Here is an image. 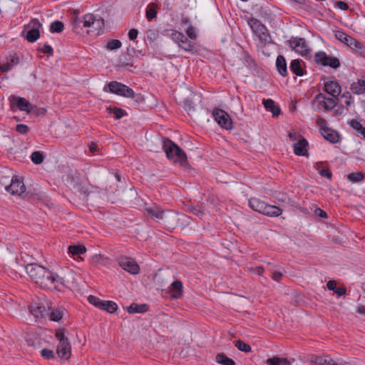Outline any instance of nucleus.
<instances>
[{"instance_id": "nucleus-32", "label": "nucleus", "mask_w": 365, "mask_h": 365, "mask_svg": "<svg viewBox=\"0 0 365 365\" xmlns=\"http://www.w3.org/2000/svg\"><path fill=\"white\" fill-rule=\"evenodd\" d=\"M127 311L129 313H143L147 311V305H138L137 304L133 303L127 308Z\"/></svg>"}, {"instance_id": "nucleus-29", "label": "nucleus", "mask_w": 365, "mask_h": 365, "mask_svg": "<svg viewBox=\"0 0 365 365\" xmlns=\"http://www.w3.org/2000/svg\"><path fill=\"white\" fill-rule=\"evenodd\" d=\"M158 5L155 3H150L148 5L145 16L148 20L150 21L157 16Z\"/></svg>"}, {"instance_id": "nucleus-55", "label": "nucleus", "mask_w": 365, "mask_h": 365, "mask_svg": "<svg viewBox=\"0 0 365 365\" xmlns=\"http://www.w3.org/2000/svg\"><path fill=\"white\" fill-rule=\"evenodd\" d=\"M13 68V65H11L10 63H6L0 66V70L2 72H7L10 71Z\"/></svg>"}, {"instance_id": "nucleus-11", "label": "nucleus", "mask_w": 365, "mask_h": 365, "mask_svg": "<svg viewBox=\"0 0 365 365\" xmlns=\"http://www.w3.org/2000/svg\"><path fill=\"white\" fill-rule=\"evenodd\" d=\"M212 116L221 128L226 130H231L232 128V118L225 110L220 108H215L212 111Z\"/></svg>"}, {"instance_id": "nucleus-4", "label": "nucleus", "mask_w": 365, "mask_h": 365, "mask_svg": "<svg viewBox=\"0 0 365 365\" xmlns=\"http://www.w3.org/2000/svg\"><path fill=\"white\" fill-rule=\"evenodd\" d=\"M249 206L254 211L272 217H279L282 213V209L280 207L268 205L257 197H251L249 200Z\"/></svg>"}, {"instance_id": "nucleus-15", "label": "nucleus", "mask_w": 365, "mask_h": 365, "mask_svg": "<svg viewBox=\"0 0 365 365\" xmlns=\"http://www.w3.org/2000/svg\"><path fill=\"white\" fill-rule=\"evenodd\" d=\"M118 262L120 267L126 272L132 274H137L139 273L140 267L133 259L123 256L120 257Z\"/></svg>"}, {"instance_id": "nucleus-53", "label": "nucleus", "mask_w": 365, "mask_h": 365, "mask_svg": "<svg viewBox=\"0 0 365 365\" xmlns=\"http://www.w3.org/2000/svg\"><path fill=\"white\" fill-rule=\"evenodd\" d=\"M250 272L256 274L257 275H262L264 272V268L262 267H250L249 268Z\"/></svg>"}, {"instance_id": "nucleus-49", "label": "nucleus", "mask_w": 365, "mask_h": 365, "mask_svg": "<svg viewBox=\"0 0 365 365\" xmlns=\"http://www.w3.org/2000/svg\"><path fill=\"white\" fill-rule=\"evenodd\" d=\"M334 6L341 10H347L349 8L348 4L346 2L341 1H336L334 3Z\"/></svg>"}, {"instance_id": "nucleus-45", "label": "nucleus", "mask_w": 365, "mask_h": 365, "mask_svg": "<svg viewBox=\"0 0 365 365\" xmlns=\"http://www.w3.org/2000/svg\"><path fill=\"white\" fill-rule=\"evenodd\" d=\"M16 129L21 134H26L29 131V128L24 124H18Z\"/></svg>"}, {"instance_id": "nucleus-18", "label": "nucleus", "mask_w": 365, "mask_h": 365, "mask_svg": "<svg viewBox=\"0 0 365 365\" xmlns=\"http://www.w3.org/2000/svg\"><path fill=\"white\" fill-rule=\"evenodd\" d=\"M307 140L304 138L301 137L298 142L294 145V154L297 155L307 156Z\"/></svg>"}, {"instance_id": "nucleus-46", "label": "nucleus", "mask_w": 365, "mask_h": 365, "mask_svg": "<svg viewBox=\"0 0 365 365\" xmlns=\"http://www.w3.org/2000/svg\"><path fill=\"white\" fill-rule=\"evenodd\" d=\"M350 125L355 130L358 131H361L364 128L362 127L361 123L357 120L353 119L350 122Z\"/></svg>"}, {"instance_id": "nucleus-37", "label": "nucleus", "mask_w": 365, "mask_h": 365, "mask_svg": "<svg viewBox=\"0 0 365 365\" xmlns=\"http://www.w3.org/2000/svg\"><path fill=\"white\" fill-rule=\"evenodd\" d=\"M63 24L59 21H56L51 23L50 30L51 32L60 33L63 30Z\"/></svg>"}, {"instance_id": "nucleus-60", "label": "nucleus", "mask_w": 365, "mask_h": 365, "mask_svg": "<svg viewBox=\"0 0 365 365\" xmlns=\"http://www.w3.org/2000/svg\"><path fill=\"white\" fill-rule=\"evenodd\" d=\"M191 211L198 217H201L203 215V212L200 208L193 207Z\"/></svg>"}, {"instance_id": "nucleus-59", "label": "nucleus", "mask_w": 365, "mask_h": 365, "mask_svg": "<svg viewBox=\"0 0 365 365\" xmlns=\"http://www.w3.org/2000/svg\"><path fill=\"white\" fill-rule=\"evenodd\" d=\"M346 290L344 287H338L335 290V293L339 297L344 295L346 294Z\"/></svg>"}, {"instance_id": "nucleus-50", "label": "nucleus", "mask_w": 365, "mask_h": 365, "mask_svg": "<svg viewBox=\"0 0 365 365\" xmlns=\"http://www.w3.org/2000/svg\"><path fill=\"white\" fill-rule=\"evenodd\" d=\"M41 51L44 53H46V54H48L50 56H51L53 53V50L52 48V47L48 45V44H45L41 48Z\"/></svg>"}, {"instance_id": "nucleus-22", "label": "nucleus", "mask_w": 365, "mask_h": 365, "mask_svg": "<svg viewBox=\"0 0 365 365\" xmlns=\"http://www.w3.org/2000/svg\"><path fill=\"white\" fill-rule=\"evenodd\" d=\"M323 137L328 141L335 143L339 140V136L337 132L328 128H323L321 130Z\"/></svg>"}, {"instance_id": "nucleus-57", "label": "nucleus", "mask_w": 365, "mask_h": 365, "mask_svg": "<svg viewBox=\"0 0 365 365\" xmlns=\"http://www.w3.org/2000/svg\"><path fill=\"white\" fill-rule=\"evenodd\" d=\"M282 277V274L280 272H274L272 278L276 282H279Z\"/></svg>"}, {"instance_id": "nucleus-39", "label": "nucleus", "mask_w": 365, "mask_h": 365, "mask_svg": "<svg viewBox=\"0 0 365 365\" xmlns=\"http://www.w3.org/2000/svg\"><path fill=\"white\" fill-rule=\"evenodd\" d=\"M49 319L51 321L58 322L63 317V312L61 310L56 309L51 313L48 312Z\"/></svg>"}, {"instance_id": "nucleus-17", "label": "nucleus", "mask_w": 365, "mask_h": 365, "mask_svg": "<svg viewBox=\"0 0 365 365\" xmlns=\"http://www.w3.org/2000/svg\"><path fill=\"white\" fill-rule=\"evenodd\" d=\"M56 353L63 359H68L71 355V347L68 341L58 343Z\"/></svg>"}, {"instance_id": "nucleus-47", "label": "nucleus", "mask_w": 365, "mask_h": 365, "mask_svg": "<svg viewBox=\"0 0 365 365\" xmlns=\"http://www.w3.org/2000/svg\"><path fill=\"white\" fill-rule=\"evenodd\" d=\"M56 337L59 341V343L68 341V339L66 338L64 333L62 331H57L56 332Z\"/></svg>"}, {"instance_id": "nucleus-10", "label": "nucleus", "mask_w": 365, "mask_h": 365, "mask_svg": "<svg viewBox=\"0 0 365 365\" xmlns=\"http://www.w3.org/2000/svg\"><path fill=\"white\" fill-rule=\"evenodd\" d=\"M334 36L337 40L345 43L351 48L360 50L361 53H365V47L361 44V43L356 38L347 35L343 31H335Z\"/></svg>"}, {"instance_id": "nucleus-52", "label": "nucleus", "mask_w": 365, "mask_h": 365, "mask_svg": "<svg viewBox=\"0 0 365 365\" xmlns=\"http://www.w3.org/2000/svg\"><path fill=\"white\" fill-rule=\"evenodd\" d=\"M342 98H346L345 101H344V103L347 106H349L352 104L353 103V101H352V97L351 96V95L347 93H344L341 96Z\"/></svg>"}, {"instance_id": "nucleus-41", "label": "nucleus", "mask_w": 365, "mask_h": 365, "mask_svg": "<svg viewBox=\"0 0 365 365\" xmlns=\"http://www.w3.org/2000/svg\"><path fill=\"white\" fill-rule=\"evenodd\" d=\"M363 178L364 175L361 173H352L348 175V179L353 182H358Z\"/></svg>"}, {"instance_id": "nucleus-34", "label": "nucleus", "mask_w": 365, "mask_h": 365, "mask_svg": "<svg viewBox=\"0 0 365 365\" xmlns=\"http://www.w3.org/2000/svg\"><path fill=\"white\" fill-rule=\"evenodd\" d=\"M73 189L76 192L83 194L85 197H87L89 193V185L86 183L77 184L73 187Z\"/></svg>"}, {"instance_id": "nucleus-58", "label": "nucleus", "mask_w": 365, "mask_h": 365, "mask_svg": "<svg viewBox=\"0 0 365 365\" xmlns=\"http://www.w3.org/2000/svg\"><path fill=\"white\" fill-rule=\"evenodd\" d=\"M336 283L334 280H329L327 283V287L328 289H329V290H336Z\"/></svg>"}, {"instance_id": "nucleus-56", "label": "nucleus", "mask_w": 365, "mask_h": 365, "mask_svg": "<svg viewBox=\"0 0 365 365\" xmlns=\"http://www.w3.org/2000/svg\"><path fill=\"white\" fill-rule=\"evenodd\" d=\"M314 212H315L316 215H317L318 216H319V217H321L322 218H327V212H324L321 208H316Z\"/></svg>"}, {"instance_id": "nucleus-36", "label": "nucleus", "mask_w": 365, "mask_h": 365, "mask_svg": "<svg viewBox=\"0 0 365 365\" xmlns=\"http://www.w3.org/2000/svg\"><path fill=\"white\" fill-rule=\"evenodd\" d=\"M121 46H122V43L119 40L113 39L111 41H109L107 43L106 48L108 51H113V50H116L118 48H120L121 47Z\"/></svg>"}, {"instance_id": "nucleus-43", "label": "nucleus", "mask_w": 365, "mask_h": 365, "mask_svg": "<svg viewBox=\"0 0 365 365\" xmlns=\"http://www.w3.org/2000/svg\"><path fill=\"white\" fill-rule=\"evenodd\" d=\"M110 111L114 114L115 119H120L125 115V111L118 108H110Z\"/></svg>"}, {"instance_id": "nucleus-40", "label": "nucleus", "mask_w": 365, "mask_h": 365, "mask_svg": "<svg viewBox=\"0 0 365 365\" xmlns=\"http://www.w3.org/2000/svg\"><path fill=\"white\" fill-rule=\"evenodd\" d=\"M179 47L185 51H191L193 50V45L185 36V39H183L182 42L179 44Z\"/></svg>"}, {"instance_id": "nucleus-3", "label": "nucleus", "mask_w": 365, "mask_h": 365, "mask_svg": "<svg viewBox=\"0 0 365 365\" xmlns=\"http://www.w3.org/2000/svg\"><path fill=\"white\" fill-rule=\"evenodd\" d=\"M163 149L168 158L175 163H178L182 167L188 165L185 153L170 139H163Z\"/></svg>"}, {"instance_id": "nucleus-14", "label": "nucleus", "mask_w": 365, "mask_h": 365, "mask_svg": "<svg viewBox=\"0 0 365 365\" xmlns=\"http://www.w3.org/2000/svg\"><path fill=\"white\" fill-rule=\"evenodd\" d=\"M28 29L26 39L31 43L35 42L40 37V29L42 27L41 24L36 19H31L26 25Z\"/></svg>"}, {"instance_id": "nucleus-2", "label": "nucleus", "mask_w": 365, "mask_h": 365, "mask_svg": "<svg viewBox=\"0 0 365 365\" xmlns=\"http://www.w3.org/2000/svg\"><path fill=\"white\" fill-rule=\"evenodd\" d=\"M145 214L156 221L161 222L167 229L173 230L180 225V221L187 222V217L184 215L179 216L172 210H164L157 204H152L145 207Z\"/></svg>"}, {"instance_id": "nucleus-6", "label": "nucleus", "mask_w": 365, "mask_h": 365, "mask_svg": "<svg viewBox=\"0 0 365 365\" xmlns=\"http://www.w3.org/2000/svg\"><path fill=\"white\" fill-rule=\"evenodd\" d=\"M0 185L12 195L20 196L26 191L23 181L17 177H13L11 180L8 177H1Z\"/></svg>"}, {"instance_id": "nucleus-51", "label": "nucleus", "mask_w": 365, "mask_h": 365, "mask_svg": "<svg viewBox=\"0 0 365 365\" xmlns=\"http://www.w3.org/2000/svg\"><path fill=\"white\" fill-rule=\"evenodd\" d=\"M319 173L322 176L325 177L328 179H330L331 178V173L329 168L322 169L319 171Z\"/></svg>"}, {"instance_id": "nucleus-5", "label": "nucleus", "mask_w": 365, "mask_h": 365, "mask_svg": "<svg viewBox=\"0 0 365 365\" xmlns=\"http://www.w3.org/2000/svg\"><path fill=\"white\" fill-rule=\"evenodd\" d=\"M82 22L83 26L87 29V34L94 37L99 36L104 29V20L91 14H86Z\"/></svg>"}, {"instance_id": "nucleus-8", "label": "nucleus", "mask_w": 365, "mask_h": 365, "mask_svg": "<svg viewBox=\"0 0 365 365\" xmlns=\"http://www.w3.org/2000/svg\"><path fill=\"white\" fill-rule=\"evenodd\" d=\"M249 25L252 31L259 38L262 43L267 44L271 42L272 38L267 28L259 20L252 19L249 21Z\"/></svg>"}, {"instance_id": "nucleus-28", "label": "nucleus", "mask_w": 365, "mask_h": 365, "mask_svg": "<svg viewBox=\"0 0 365 365\" xmlns=\"http://www.w3.org/2000/svg\"><path fill=\"white\" fill-rule=\"evenodd\" d=\"M167 35L170 36L176 43L180 44L183 39H185V36L175 30H170L168 31Z\"/></svg>"}, {"instance_id": "nucleus-35", "label": "nucleus", "mask_w": 365, "mask_h": 365, "mask_svg": "<svg viewBox=\"0 0 365 365\" xmlns=\"http://www.w3.org/2000/svg\"><path fill=\"white\" fill-rule=\"evenodd\" d=\"M31 159L34 164L39 165L43 163L44 155L42 152L34 151L31 155Z\"/></svg>"}, {"instance_id": "nucleus-7", "label": "nucleus", "mask_w": 365, "mask_h": 365, "mask_svg": "<svg viewBox=\"0 0 365 365\" xmlns=\"http://www.w3.org/2000/svg\"><path fill=\"white\" fill-rule=\"evenodd\" d=\"M51 309L50 303L45 297H36L29 307V311L36 318H44L48 316Z\"/></svg>"}, {"instance_id": "nucleus-38", "label": "nucleus", "mask_w": 365, "mask_h": 365, "mask_svg": "<svg viewBox=\"0 0 365 365\" xmlns=\"http://www.w3.org/2000/svg\"><path fill=\"white\" fill-rule=\"evenodd\" d=\"M235 346L239 350L245 353H248L251 351V346L241 340L236 341Z\"/></svg>"}, {"instance_id": "nucleus-12", "label": "nucleus", "mask_w": 365, "mask_h": 365, "mask_svg": "<svg viewBox=\"0 0 365 365\" xmlns=\"http://www.w3.org/2000/svg\"><path fill=\"white\" fill-rule=\"evenodd\" d=\"M314 60L317 63L324 66H330L332 68H337L340 66L339 60L336 57H331L324 51H319L314 55Z\"/></svg>"}, {"instance_id": "nucleus-27", "label": "nucleus", "mask_w": 365, "mask_h": 365, "mask_svg": "<svg viewBox=\"0 0 365 365\" xmlns=\"http://www.w3.org/2000/svg\"><path fill=\"white\" fill-rule=\"evenodd\" d=\"M291 71L297 76H302L304 74L303 68L302 66V61L294 59L292 61L290 64Z\"/></svg>"}, {"instance_id": "nucleus-21", "label": "nucleus", "mask_w": 365, "mask_h": 365, "mask_svg": "<svg viewBox=\"0 0 365 365\" xmlns=\"http://www.w3.org/2000/svg\"><path fill=\"white\" fill-rule=\"evenodd\" d=\"M13 103L22 111H26L27 113L31 111V104L24 98L13 97Z\"/></svg>"}, {"instance_id": "nucleus-54", "label": "nucleus", "mask_w": 365, "mask_h": 365, "mask_svg": "<svg viewBox=\"0 0 365 365\" xmlns=\"http://www.w3.org/2000/svg\"><path fill=\"white\" fill-rule=\"evenodd\" d=\"M138 31L135 29H132L128 32V37L130 40H134L137 38Z\"/></svg>"}, {"instance_id": "nucleus-13", "label": "nucleus", "mask_w": 365, "mask_h": 365, "mask_svg": "<svg viewBox=\"0 0 365 365\" xmlns=\"http://www.w3.org/2000/svg\"><path fill=\"white\" fill-rule=\"evenodd\" d=\"M109 91L118 96L126 98H133L134 91L127 86L117 82L111 81L108 85Z\"/></svg>"}, {"instance_id": "nucleus-42", "label": "nucleus", "mask_w": 365, "mask_h": 365, "mask_svg": "<svg viewBox=\"0 0 365 365\" xmlns=\"http://www.w3.org/2000/svg\"><path fill=\"white\" fill-rule=\"evenodd\" d=\"M88 301L95 307L101 309L102 306L103 301H101L99 298L97 297L90 295L88 297Z\"/></svg>"}, {"instance_id": "nucleus-30", "label": "nucleus", "mask_w": 365, "mask_h": 365, "mask_svg": "<svg viewBox=\"0 0 365 365\" xmlns=\"http://www.w3.org/2000/svg\"><path fill=\"white\" fill-rule=\"evenodd\" d=\"M266 363L267 365H290V362L287 359L277 356L267 359Z\"/></svg>"}, {"instance_id": "nucleus-16", "label": "nucleus", "mask_w": 365, "mask_h": 365, "mask_svg": "<svg viewBox=\"0 0 365 365\" xmlns=\"http://www.w3.org/2000/svg\"><path fill=\"white\" fill-rule=\"evenodd\" d=\"M316 100L326 110L333 109L336 104V98L334 97L327 98L325 95L322 93L317 95Z\"/></svg>"}, {"instance_id": "nucleus-20", "label": "nucleus", "mask_w": 365, "mask_h": 365, "mask_svg": "<svg viewBox=\"0 0 365 365\" xmlns=\"http://www.w3.org/2000/svg\"><path fill=\"white\" fill-rule=\"evenodd\" d=\"M325 91L330 94L332 97L338 98L341 93V86L336 81H329L324 85Z\"/></svg>"}, {"instance_id": "nucleus-31", "label": "nucleus", "mask_w": 365, "mask_h": 365, "mask_svg": "<svg viewBox=\"0 0 365 365\" xmlns=\"http://www.w3.org/2000/svg\"><path fill=\"white\" fill-rule=\"evenodd\" d=\"M216 361L222 365H235V362L223 353L216 356Z\"/></svg>"}, {"instance_id": "nucleus-23", "label": "nucleus", "mask_w": 365, "mask_h": 365, "mask_svg": "<svg viewBox=\"0 0 365 365\" xmlns=\"http://www.w3.org/2000/svg\"><path fill=\"white\" fill-rule=\"evenodd\" d=\"M262 103L267 111L272 112L273 116L277 117L281 113L280 108L279 106L275 105V103L272 99H264L262 101Z\"/></svg>"}, {"instance_id": "nucleus-62", "label": "nucleus", "mask_w": 365, "mask_h": 365, "mask_svg": "<svg viewBox=\"0 0 365 365\" xmlns=\"http://www.w3.org/2000/svg\"><path fill=\"white\" fill-rule=\"evenodd\" d=\"M7 63H10V64L14 66L19 63V60L15 56H10V59Z\"/></svg>"}, {"instance_id": "nucleus-1", "label": "nucleus", "mask_w": 365, "mask_h": 365, "mask_svg": "<svg viewBox=\"0 0 365 365\" xmlns=\"http://www.w3.org/2000/svg\"><path fill=\"white\" fill-rule=\"evenodd\" d=\"M25 269L30 278L43 288L61 290L66 287V280L63 277H59L43 266L29 264Z\"/></svg>"}, {"instance_id": "nucleus-61", "label": "nucleus", "mask_w": 365, "mask_h": 365, "mask_svg": "<svg viewBox=\"0 0 365 365\" xmlns=\"http://www.w3.org/2000/svg\"><path fill=\"white\" fill-rule=\"evenodd\" d=\"M288 137L292 141H295L297 140V134L294 130H290L288 134Z\"/></svg>"}, {"instance_id": "nucleus-26", "label": "nucleus", "mask_w": 365, "mask_h": 365, "mask_svg": "<svg viewBox=\"0 0 365 365\" xmlns=\"http://www.w3.org/2000/svg\"><path fill=\"white\" fill-rule=\"evenodd\" d=\"M276 66L278 72L282 76H287V63L285 58L282 56H279L277 58Z\"/></svg>"}, {"instance_id": "nucleus-48", "label": "nucleus", "mask_w": 365, "mask_h": 365, "mask_svg": "<svg viewBox=\"0 0 365 365\" xmlns=\"http://www.w3.org/2000/svg\"><path fill=\"white\" fill-rule=\"evenodd\" d=\"M186 34L189 38L191 39H195L197 37L195 29L194 27L190 26L188 29L186 31Z\"/></svg>"}, {"instance_id": "nucleus-33", "label": "nucleus", "mask_w": 365, "mask_h": 365, "mask_svg": "<svg viewBox=\"0 0 365 365\" xmlns=\"http://www.w3.org/2000/svg\"><path fill=\"white\" fill-rule=\"evenodd\" d=\"M117 304L112 301H103L101 309H104L109 313H113L117 310Z\"/></svg>"}, {"instance_id": "nucleus-44", "label": "nucleus", "mask_w": 365, "mask_h": 365, "mask_svg": "<svg viewBox=\"0 0 365 365\" xmlns=\"http://www.w3.org/2000/svg\"><path fill=\"white\" fill-rule=\"evenodd\" d=\"M41 354L46 359H53L54 357L53 351L51 349H43L41 351Z\"/></svg>"}, {"instance_id": "nucleus-63", "label": "nucleus", "mask_w": 365, "mask_h": 365, "mask_svg": "<svg viewBox=\"0 0 365 365\" xmlns=\"http://www.w3.org/2000/svg\"><path fill=\"white\" fill-rule=\"evenodd\" d=\"M356 312L360 314L365 315V306L359 305L357 307Z\"/></svg>"}, {"instance_id": "nucleus-9", "label": "nucleus", "mask_w": 365, "mask_h": 365, "mask_svg": "<svg viewBox=\"0 0 365 365\" xmlns=\"http://www.w3.org/2000/svg\"><path fill=\"white\" fill-rule=\"evenodd\" d=\"M289 45L296 53L302 56L307 57L310 55L311 49L304 38L294 37L289 41Z\"/></svg>"}, {"instance_id": "nucleus-24", "label": "nucleus", "mask_w": 365, "mask_h": 365, "mask_svg": "<svg viewBox=\"0 0 365 365\" xmlns=\"http://www.w3.org/2000/svg\"><path fill=\"white\" fill-rule=\"evenodd\" d=\"M171 297L173 299H179L182 295V283L180 280H176L171 284L170 290Z\"/></svg>"}, {"instance_id": "nucleus-19", "label": "nucleus", "mask_w": 365, "mask_h": 365, "mask_svg": "<svg viewBox=\"0 0 365 365\" xmlns=\"http://www.w3.org/2000/svg\"><path fill=\"white\" fill-rule=\"evenodd\" d=\"M68 254L71 257H72L74 259L83 260V258L79 256V255H82L86 252V248L85 246L81 245H70L68 247Z\"/></svg>"}, {"instance_id": "nucleus-25", "label": "nucleus", "mask_w": 365, "mask_h": 365, "mask_svg": "<svg viewBox=\"0 0 365 365\" xmlns=\"http://www.w3.org/2000/svg\"><path fill=\"white\" fill-rule=\"evenodd\" d=\"M351 91L356 95H361L365 93V78L359 79L351 85Z\"/></svg>"}, {"instance_id": "nucleus-64", "label": "nucleus", "mask_w": 365, "mask_h": 365, "mask_svg": "<svg viewBox=\"0 0 365 365\" xmlns=\"http://www.w3.org/2000/svg\"><path fill=\"white\" fill-rule=\"evenodd\" d=\"M89 150L91 153H95L97 150V145L91 143L89 146Z\"/></svg>"}]
</instances>
